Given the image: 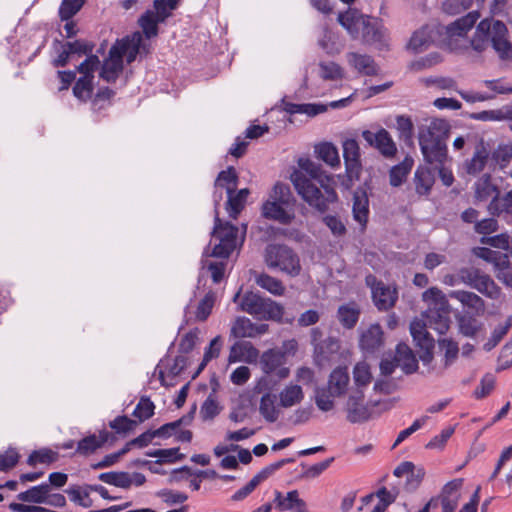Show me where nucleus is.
<instances>
[{"mask_svg":"<svg viewBox=\"0 0 512 512\" xmlns=\"http://www.w3.org/2000/svg\"><path fill=\"white\" fill-rule=\"evenodd\" d=\"M480 17L478 12H469L466 16L461 17L449 24L446 27V31L449 36H463L470 30L478 18Z\"/></svg>","mask_w":512,"mask_h":512,"instance_id":"nucleus-36","label":"nucleus"},{"mask_svg":"<svg viewBox=\"0 0 512 512\" xmlns=\"http://www.w3.org/2000/svg\"><path fill=\"white\" fill-rule=\"evenodd\" d=\"M500 191L496 185L491 182L490 174H484L474 184V197L476 202H484L491 199Z\"/></svg>","mask_w":512,"mask_h":512,"instance_id":"nucleus-33","label":"nucleus"},{"mask_svg":"<svg viewBox=\"0 0 512 512\" xmlns=\"http://www.w3.org/2000/svg\"><path fill=\"white\" fill-rule=\"evenodd\" d=\"M320 75L325 80H338L343 77L342 68L335 62L320 63Z\"/></svg>","mask_w":512,"mask_h":512,"instance_id":"nucleus-61","label":"nucleus"},{"mask_svg":"<svg viewBox=\"0 0 512 512\" xmlns=\"http://www.w3.org/2000/svg\"><path fill=\"white\" fill-rule=\"evenodd\" d=\"M264 261L266 265L292 278L302 271L298 253L285 244H269L265 248Z\"/></svg>","mask_w":512,"mask_h":512,"instance_id":"nucleus-5","label":"nucleus"},{"mask_svg":"<svg viewBox=\"0 0 512 512\" xmlns=\"http://www.w3.org/2000/svg\"><path fill=\"white\" fill-rule=\"evenodd\" d=\"M303 397L304 394L299 385H289L280 392V405L285 408L292 407L300 403Z\"/></svg>","mask_w":512,"mask_h":512,"instance_id":"nucleus-42","label":"nucleus"},{"mask_svg":"<svg viewBox=\"0 0 512 512\" xmlns=\"http://www.w3.org/2000/svg\"><path fill=\"white\" fill-rule=\"evenodd\" d=\"M366 284L371 288L373 302L379 310L386 311L395 305L398 299L396 288L378 281L373 275L366 277Z\"/></svg>","mask_w":512,"mask_h":512,"instance_id":"nucleus-11","label":"nucleus"},{"mask_svg":"<svg viewBox=\"0 0 512 512\" xmlns=\"http://www.w3.org/2000/svg\"><path fill=\"white\" fill-rule=\"evenodd\" d=\"M449 297L458 300L464 306L473 309L477 314H482L485 310V303L477 294L469 291L458 290L451 291Z\"/></svg>","mask_w":512,"mask_h":512,"instance_id":"nucleus-34","label":"nucleus"},{"mask_svg":"<svg viewBox=\"0 0 512 512\" xmlns=\"http://www.w3.org/2000/svg\"><path fill=\"white\" fill-rule=\"evenodd\" d=\"M353 217L362 227H365L369 217V199L364 189H357L353 194Z\"/></svg>","mask_w":512,"mask_h":512,"instance_id":"nucleus-24","label":"nucleus"},{"mask_svg":"<svg viewBox=\"0 0 512 512\" xmlns=\"http://www.w3.org/2000/svg\"><path fill=\"white\" fill-rule=\"evenodd\" d=\"M255 281L258 286L267 290L273 295L281 296L285 292V287L282 281L266 273L259 274Z\"/></svg>","mask_w":512,"mask_h":512,"instance_id":"nucleus-43","label":"nucleus"},{"mask_svg":"<svg viewBox=\"0 0 512 512\" xmlns=\"http://www.w3.org/2000/svg\"><path fill=\"white\" fill-rule=\"evenodd\" d=\"M231 336L235 338H254L253 322L246 317H238L231 327Z\"/></svg>","mask_w":512,"mask_h":512,"instance_id":"nucleus-48","label":"nucleus"},{"mask_svg":"<svg viewBox=\"0 0 512 512\" xmlns=\"http://www.w3.org/2000/svg\"><path fill=\"white\" fill-rule=\"evenodd\" d=\"M474 253L477 257L487 261L491 262L495 265L496 269L500 265H504L508 262V255L502 252L493 251L486 247H478L474 249Z\"/></svg>","mask_w":512,"mask_h":512,"instance_id":"nucleus-47","label":"nucleus"},{"mask_svg":"<svg viewBox=\"0 0 512 512\" xmlns=\"http://www.w3.org/2000/svg\"><path fill=\"white\" fill-rule=\"evenodd\" d=\"M414 185L419 196H426L430 193L435 177L433 171L427 166H419L414 174Z\"/></svg>","mask_w":512,"mask_h":512,"instance_id":"nucleus-28","label":"nucleus"},{"mask_svg":"<svg viewBox=\"0 0 512 512\" xmlns=\"http://www.w3.org/2000/svg\"><path fill=\"white\" fill-rule=\"evenodd\" d=\"M437 32L430 26H423L421 29L413 33L408 48L415 53H420L434 42Z\"/></svg>","mask_w":512,"mask_h":512,"instance_id":"nucleus-23","label":"nucleus"},{"mask_svg":"<svg viewBox=\"0 0 512 512\" xmlns=\"http://www.w3.org/2000/svg\"><path fill=\"white\" fill-rule=\"evenodd\" d=\"M490 153L489 144L484 142L479 143L473 157L465 164L467 173L471 175L480 173L485 168Z\"/></svg>","mask_w":512,"mask_h":512,"instance_id":"nucleus-27","label":"nucleus"},{"mask_svg":"<svg viewBox=\"0 0 512 512\" xmlns=\"http://www.w3.org/2000/svg\"><path fill=\"white\" fill-rule=\"evenodd\" d=\"M491 154V161L501 168L506 167L512 160V145L500 144Z\"/></svg>","mask_w":512,"mask_h":512,"instance_id":"nucleus-55","label":"nucleus"},{"mask_svg":"<svg viewBox=\"0 0 512 512\" xmlns=\"http://www.w3.org/2000/svg\"><path fill=\"white\" fill-rule=\"evenodd\" d=\"M422 297L428 308L422 313L420 320L439 334H445L451 323L450 307L445 295L438 288L432 287L423 292Z\"/></svg>","mask_w":512,"mask_h":512,"instance_id":"nucleus-4","label":"nucleus"},{"mask_svg":"<svg viewBox=\"0 0 512 512\" xmlns=\"http://www.w3.org/2000/svg\"><path fill=\"white\" fill-rule=\"evenodd\" d=\"M267 200L294 207V198L292 196L291 190L289 186L284 183H276Z\"/></svg>","mask_w":512,"mask_h":512,"instance_id":"nucleus-45","label":"nucleus"},{"mask_svg":"<svg viewBox=\"0 0 512 512\" xmlns=\"http://www.w3.org/2000/svg\"><path fill=\"white\" fill-rule=\"evenodd\" d=\"M342 147L347 177L351 182L356 181L362 171L360 147L355 139H346Z\"/></svg>","mask_w":512,"mask_h":512,"instance_id":"nucleus-14","label":"nucleus"},{"mask_svg":"<svg viewBox=\"0 0 512 512\" xmlns=\"http://www.w3.org/2000/svg\"><path fill=\"white\" fill-rule=\"evenodd\" d=\"M85 0H63L59 9L62 20L72 18L83 6Z\"/></svg>","mask_w":512,"mask_h":512,"instance_id":"nucleus-60","label":"nucleus"},{"mask_svg":"<svg viewBox=\"0 0 512 512\" xmlns=\"http://www.w3.org/2000/svg\"><path fill=\"white\" fill-rule=\"evenodd\" d=\"M259 411L268 422L276 421L278 412L275 407V397L269 393L263 395L260 401Z\"/></svg>","mask_w":512,"mask_h":512,"instance_id":"nucleus-51","label":"nucleus"},{"mask_svg":"<svg viewBox=\"0 0 512 512\" xmlns=\"http://www.w3.org/2000/svg\"><path fill=\"white\" fill-rule=\"evenodd\" d=\"M336 397L338 396L334 395L333 391H331L327 386L318 387L315 390V404L318 409L323 412H328L334 409V398Z\"/></svg>","mask_w":512,"mask_h":512,"instance_id":"nucleus-44","label":"nucleus"},{"mask_svg":"<svg viewBox=\"0 0 512 512\" xmlns=\"http://www.w3.org/2000/svg\"><path fill=\"white\" fill-rule=\"evenodd\" d=\"M292 462H294V459L292 458L281 459L275 463H272L264 467L252 479L255 481L257 485H259L260 483L268 479L270 476H272L277 470L281 469L284 465Z\"/></svg>","mask_w":512,"mask_h":512,"instance_id":"nucleus-57","label":"nucleus"},{"mask_svg":"<svg viewBox=\"0 0 512 512\" xmlns=\"http://www.w3.org/2000/svg\"><path fill=\"white\" fill-rule=\"evenodd\" d=\"M238 227L229 222H222L216 210L213 237L219 240L214 246L212 255L220 258H227L236 249L238 244Z\"/></svg>","mask_w":512,"mask_h":512,"instance_id":"nucleus-8","label":"nucleus"},{"mask_svg":"<svg viewBox=\"0 0 512 512\" xmlns=\"http://www.w3.org/2000/svg\"><path fill=\"white\" fill-rule=\"evenodd\" d=\"M396 127L400 133V138L410 140L413 136L414 125L409 116L399 115L396 117Z\"/></svg>","mask_w":512,"mask_h":512,"instance_id":"nucleus-64","label":"nucleus"},{"mask_svg":"<svg viewBox=\"0 0 512 512\" xmlns=\"http://www.w3.org/2000/svg\"><path fill=\"white\" fill-rule=\"evenodd\" d=\"M98 479L106 484L113 485L123 489L130 488V480L128 478V472H105L98 476Z\"/></svg>","mask_w":512,"mask_h":512,"instance_id":"nucleus-46","label":"nucleus"},{"mask_svg":"<svg viewBox=\"0 0 512 512\" xmlns=\"http://www.w3.org/2000/svg\"><path fill=\"white\" fill-rule=\"evenodd\" d=\"M360 308L354 303L341 305L337 311V318L341 325L347 329H352L357 324L360 317Z\"/></svg>","mask_w":512,"mask_h":512,"instance_id":"nucleus-37","label":"nucleus"},{"mask_svg":"<svg viewBox=\"0 0 512 512\" xmlns=\"http://www.w3.org/2000/svg\"><path fill=\"white\" fill-rule=\"evenodd\" d=\"M457 278L488 298L497 299L500 295V289L493 279L479 268H461L457 272Z\"/></svg>","mask_w":512,"mask_h":512,"instance_id":"nucleus-10","label":"nucleus"},{"mask_svg":"<svg viewBox=\"0 0 512 512\" xmlns=\"http://www.w3.org/2000/svg\"><path fill=\"white\" fill-rule=\"evenodd\" d=\"M471 46L477 52H483L491 46L499 58L512 60V44L508 39V29L499 20L483 19L476 28Z\"/></svg>","mask_w":512,"mask_h":512,"instance_id":"nucleus-3","label":"nucleus"},{"mask_svg":"<svg viewBox=\"0 0 512 512\" xmlns=\"http://www.w3.org/2000/svg\"><path fill=\"white\" fill-rule=\"evenodd\" d=\"M383 335V330L379 324L370 325L360 335V348L367 353H374L383 345Z\"/></svg>","mask_w":512,"mask_h":512,"instance_id":"nucleus-20","label":"nucleus"},{"mask_svg":"<svg viewBox=\"0 0 512 512\" xmlns=\"http://www.w3.org/2000/svg\"><path fill=\"white\" fill-rule=\"evenodd\" d=\"M360 33L365 42H377L381 40V32L377 28L376 20L364 17V23L360 25Z\"/></svg>","mask_w":512,"mask_h":512,"instance_id":"nucleus-50","label":"nucleus"},{"mask_svg":"<svg viewBox=\"0 0 512 512\" xmlns=\"http://www.w3.org/2000/svg\"><path fill=\"white\" fill-rule=\"evenodd\" d=\"M317 157L332 168L340 165V157L336 146L330 142H323L315 146Z\"/></svg>","mask_w":512,"mask_h":512,"instance_id":"nucleus-40","label":"nucleus"},{"mask_svg":"<svg viewBox=\"0 0 512 512\" xmlns=\"http://www.w3.org/2000/svg\"><path fill=\"white\" fill-rule=\"evenodd\" d=\"M346 419L350 423H363L372 417V409L364 403V393L356 389L350 393L345 404Z\"/></svg>","mask_w":512,"mask_h":512,"instance_id":"nucleus-12","label":"nucleus"},{"mask_svg":"<svg viewBox=\"0 0 512 512\" xmlns=\"http://www.w3.org/2000/svg\"><path fill=\"white\" fill-rule=\"evenodd\" d=\"M298 165L300 170L290 176L297 193L311 208L325 213L338 200L334 177L310 159H300Z\"/></svg>","mask_w":512,"mask_h":512,"instance_id":"nucleus-1","label":"nucleus"},{"mask_svg":"<svg viewBox=\"0 0 512 512\" xmlns=\"http://www.w3.org/2000/svg\"><path fill=\"white\" fill-rule=\"evenodd\" d=\"M261 214L264 218L276 221L282 225L291 224L295 218L294 207L269 200L263 203Z\"/></svg>","mask_w":512,"mask_h":512,"instance_id":"nucleus-17","label":"nucleus"},{"mask_svg":"<svg viewBox=\"0 0 512 512\" xmlns=\"http://www.w3.org/2000/svg\"><path fill=\"white\" fill-rule=\"evenodd\" d=\"M182 0H154L153 10H147L138 20L146 38L158 35V25L172 16Z\"/></svg>","mask_w":512,"mask_h":512,"instance_id":"nucleus-6","label":"nucleus"},{"mask_svg":"<svg viewBox=\"0 0 512 512\" xmlns=\"http://www.w3.org/2000/svg\"><path fill=\"white\" fill-rule=\"evenodd\" d=\"M275 508L280 512L293 511V512H306V503L299 497L297 490L289 491L283 495L280 491L275 490L274 501Z\"/></svg>","mask_w":512,"mask_h":512,"instance_id":"nucleus-19","label":"nucleus"},{"mask_svg":"<svg viewBox=\"0 0 512 512\" xmlns=\"http://www.w3.org/2000/svg\"><path fill=\"white\" fill-rule=\"evenodd\" d=\"M90 491L87 485L83 489L80 487H71L66 490L70 500L84 508H90L93 505L92 499L89 496Z\"/></svg>","mask_w":512,"mask_h":512,"instance_id":"nucleus-54","label":"nucleus"},{"mask_svg":"<svg viewBox=\"0 0 512 512\" xmlns=\"http://www.w3.org/2000/svg\"><path fill=\"white\" fill-rule=\"evenodd\" d=\"M413 163V159L407 156L402 162L393 166L389 171L390 185L393 187L401 186L410 174Z\"/></svg>","mask_w":512,"mask_h":512,"instance_id":"nucleus-39","label":"nucleus"},{"mask_svg":"<svg viewBox=\"0 0 512 512\" xmlns=\"http://www.w3.org/2000/svg\"><path fill=\"white\" fill-rule=\"evenodd\" d=\"M364 17L355 10H348L339 14L338 21L353 38H357L360 34V25L364 23Z\"/></svg>","mask_w":512,"mask_h":512,"instance_id":"nucleus-38","label":"nucleus"},{"mask_svg":"<svg viewBox=\"0 0 512 512\" xmlns=\"http://www.w3.org/2000/svg\"><path fill=\"white\" fill-rule=\"evenodd\" d=\"M347 61L350 66L361 74L373 76L378 73V67L374 59L369 55L350 52L347 54Z\"/></svg>","mask_w":512,"mask_h":512,"instance_id":"nucleus-25","label":"nucleus"},{"mask_svg":"<svg viewBox=\"0 0 512 512\" xmlns=\"http://www.w3.org/2000/svg\"><path fill=\"white\" fill-rule=\"evenodd\" d=\"M350 376L346 367L335 368L328 379L327 387L338 397L343 396L348 388Z\"/></svg>","mask_w":512,"mask_h":512,"instance_id":"nucleus-31","label":"nucleus"},{"mask_svg":"<svg viewBox=\"0 0 512 512\" xmlns=\"http://www.w3.org/2000/svg\"><path fill=\"white\" fill-rule=\"evenodd\" d=\"M284 360V353L269 349L261 355L259 364L265 374H275L279 379H285L289 376L290 370L283 366Z\"/></svg>","mask_w":512,"mask_h":512,"instance_id":"nucleus-15","label":"nucleus"},{"mask_svg":"<svg viewBox=\"0 0 512 512\" xmlns=\"http://www.w3.org/2000/svg\"><path fill=\"white\" fill-rule=\"evenodd\" d=\"M218 402L213 396H208L201 406L200 415L204 421L214 419L220 413Z\"/></svg>","mask_w":512,"mask_h":512,"instance_id":"nucleus-62","label":"nucleus"},{"mask_svg":"<svg viewBox=\"0 0 512 512\" xmlns=\"http://www.w3.org/2000/svg\"><path fill=\"white\" fill-rule=\"evenodd\" d=\"M93 80L89 76H82L80 77L74 87H73V94L76 98H78L81 101H87L92 94L93 91Z\"/></svg>","mask_w":512,"mask_h":512,"instance_id":"nucleus-53","label":"nucleus"},{"mask_svg":"<svg viewBox=\"0 0 512 512\" xmlns=\"http://www.w3.org/2000/svg\"><path fill=\"white\" fill-rule=\"evenodd\" d=\"M363 139L386 158L395 156L397 147L389 132L381 128L377 132L365 130L362 132Z\"/></svg>","mask_w":512,"mask_h":512,"instance_id":"nucleus-16","label":"nucleus"},{"mask_svg":"<svg viewBox=\"0 0 512 512\" xmlns=\"http://www.w3.org/2000/svg\"><path fill=\"white\" fill-rule=\"evenodd\" d=\"M427 323L415 319L410 324V332L416 346L422 350L420 358L423 362H430L432 359V350L434 348V339L427 331Z\"/></svg>","mask_w":512,"mask_h":512,"instance_id":"nucleus-13","label":"nucleus"},{"mask_svg":"<svg viewBox=\"0 0 512 512\" xmlns=\"http://www.w3.org/2000/svg\"><path fill=\"white\" fill-rule=\"evenodd\" d=\"M59 459V453L53 451L51 449H40L33 451L28 459L27 464L30 466H35L38 463L41 464H51Z\"/></svg>","mask_w":512,"mask_h":512,"instance_id":"nucleus-49","label":"nucleus"},{"mask_svg":"<svg viewBox=\"0 0 512 512\" xmlns=\"http://www.w3.org/2000/svg\"><path fill=\"white\" fill-rule=\"evenodd\" d=\"M216 300L214 292L209 291L199 302L195 317L198 321H205L212 312Z\"/></svg>","mask_w":512,"mask_h":512,"instance_id":"nucleus-52","label":"nucleus"},{"mask_svg":"<svg viewBox=\"0 0 512 512\" xmlns=\"http://www.w3.org/2000/svg\"><path fill=\"white\" fill-rule=\"evenodd\" d=\"M141 45L142 36L139 32H135L131 36H126L121 40H117L112 47L117 48L122 60L123 57L126 56L127 62L132 63L140 53Z\"/></svg>","mask_w":512,"mask_h":512,"instance_id":"nucleus-21","label":"nucleus"},{"mask_svg":"<svg viewBox=\"0 0 512 512\" xmlns=\"http://www.w3.org/2000/svg\"><path fill=\"white\" fill-rule=\"evenodd\" d=\"M456 320L459 332L463 336L469 338H477L479 335L484 334V323L475 317L468 314H458L456 315Z\"/></svg>","mask_w":512,"mask_h":512,"instance_id":"nucleus-26","label":"nucleus"},{"mask_svg":"<svg viewBox=\"0 0 512 512\" xmlns=\"http://www.w3.org/2000/svg\"><path fill=\"white\" fill-rule=\"evenodd\" d=\"M353 377L358 387L368 385L372 378L368 364L364 362L357 363L353 370Z\"/></svg>","mask_w":512,"mask_h":512,"instance_id":"nucleus-59","label":"nucleus"},{"mask_svg":"<svg viewBox=\"0 0 512 512\" xmlns=\"http://www.w3.org/2000/svg\"><path fill=\"white\" fill-rule=\"evenodd\" d=\"M439 346L445 351L444 369L450 366L457 358L459 348L458 344L449 339L439 340Z\"/></svg>","mask_w":512,"mask_h":512,"instance_id":"nucleus-58","label":"nucleus"},{"mask_svg":"<svg viewBox=\"0 0 512 512\" xmlns=\"http://www.w3.org/2000/svg\"><path fill=\"white\" fill-rule=\"evenodd\" d=\"M238 181L239 177L233 166H229L226 170H223L218 174L214 182L215 210L218 209L219 203L222 200V193H218V189H225L227 194L233 193L236 191Z\"/></svg>","mask_w":512,"mask_h":512,"instance_id":"nucleus-18","label":"nucleus"},{"mask_svg":"<svg viewBox=\"0 0 512 512\" xmlns=\"http://www.w3.org/2000/svg\"><path fill=\"white\" fill-rule=\"evenodd\" d=\"M450 130L449 122L441 118L426 119L424 123L419 125L418 142L426 163L441 164L446 162L448 157L446 141Z\"/></svg>","mask_w":512,"mask_h":512,"instance_id":"nucleus-2","label":"nucleus"},{"mask_svg":"<svg viewBox=\"0 0 512 512\" xmlns=\"http://www.w3.org/2000/svg\"><path fill=\"white\" fill-rule=\"evenodd\" d=\"M249 194L250 190L248 188H243L237 192L235 191L227 194L228 200L226 203V210L231 218L236 219L238 217L245 207Z\"/></svg>","mask_w":512,"mask_h":512,"instance_id":"nucleus-35","label":"nucleus"},{"mask_svg":"<svg viewBox=\"0 0 512 512\" xmlns=\"http://www.w3.org/2000/svg\"><path fill=\"white\" fill-rule=\"evenodd\" d=\"M457 278L488 298L497 299L500 295V289L493 279L479 268H461L457 272Z\"/></svg>","mask_w":512,"mask_h":512,"instance_id":"nucleus-9","label":"nucleus"},{"mask_svg":"<svg viewBox=\"0 0 512 512\" xmlns=\"http://www.w3.org/2000/svg\"><path fill=\"white\" fill-rule=\"evenodd\" d=\"M154 409V403L149 398L142 397L134 409L133 416L143 422L154 415Z\"/></svg>","mask_w":512,"mask_h":512,"instance_id":"nucleus-56","label":"nucleus"},{"mask_svg":"<svg viewBox=\"0 0 512 512\" xmlns=\"http://www.w3.org/2000/svg\"><path fill=\"white\" fill-rule=\"evenodd\" d=\"M100 67V60L97 55L88 54V57L77 67V71L83 76L94 79V72Z\"/></svg>","mask_w":512,"mask_h":512,"instance_id":"nucleus-63","label":"nucleus"},{"mask_svg":"<svg viewBox=\"0 0 512 512\" xmlns=\"http://www.w3.org/2000/svg\"><path fill=\"white\" fill-rule=\"evenodd\" d=\"M109 439V432L106 430L100 431L99 435H89L84 437L77 443L76 453L88 456L94 453L97 449L101 448Z\"/></svg>","mask_w":512,"mask_h":512,"instance_id":"nucleus-29","label":"nucleus"},{"mask_svg":"<svg viewBox=\"0 0 512 512\" xmlns=\"http://www.w3.org/2000/svg\"><path fill=\"white\" fill-rule=\"evenodd\" d=\"M259 351L250 342H236L230 348L229 363L242 360L252 361L258 357Z\"/></svg>","mask_w":512,"mask_h":512,"instance_id":"nucleus-32","label":"nucleus"},{"mask_svg":"<svg viewBox=\"0 0 512 512\" xmlns=\"http://www.w3.org/2000/svg\"><path fill=\"white\" fill-rule=\"evenodd\" d=\"M122 70L123 60L120 58L117 48L111 47L108 58L101 66L100 77L109 83L115 82Z\"/></svg>","mask_w":512,"mask_h":512,"instance_id":"nucleus-22","label":"nucleus"},{"mask_svg":"<svg viewBox=\"0 0 512 512\" xmlns=\"http://www.w3.org/2000/svg\"><path fill=\"white\" fill-rule=\"evenodd\" d=\"M240 306L242 311L260 320L281 321L284 314L282 305L252 292L243 296Z\"/></svg>","mask_w":512,"mask_h":512,"instance_id":"nucleus-7","label":"nucleus"},{"mask_svg":"<svg viewBox=\"0 0 512 512\" xmlns=\"http://www.w3.org/2000/svg\"><path fill=\"white\" fill-rule=\"evenodd\" d=\"M49 493L50 485L44 483L19 493L17 499L22 502L45 503Z\"/></svg>","mask_w":512,"mask_h":512,"instance_id":"nucleus-41","label":"nucleus"},{"mask_svg":"<svg viewBox=\"0 0 512 512\" xmlns=\"http://www.w3.org/2000/svg\"><path fill=\"white\" fill-rule=\"evenodd\" d=\"M396 364L406 373L411 374L418 368L417 360L408 345L400 343L396 346L394 355Z\"/></svg>","mask_w":512,"mask_h":512,"instance_id":"nucleus-30","label":"nucleus"}]
</instances>
